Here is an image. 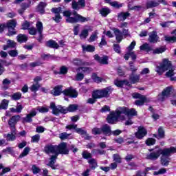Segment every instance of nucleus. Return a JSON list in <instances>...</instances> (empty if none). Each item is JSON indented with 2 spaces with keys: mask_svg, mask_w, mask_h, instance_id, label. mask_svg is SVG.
<instances>
[{
  "mask_svg": "<svg viewBox=\"0 0 176 176\" xmlns=\"http://www.w3.org/2000/svg\"><path fill=\"white\" fill-rule=\"evenodd\" d=\"M129 64V71L131 72V74H135L138 71V67L134 66V62L130 61Z\"/></svg>",
  "mask_w": 176,
  "mask_h": 176,
  "instance_id": "46",
  "label": "nucleus"
},
{
  "mask_svg": "<svg viewBox=\"0 0 176 176\" xmlns=\"http://www.w3.org/2000/svg\"><path fill=\"white\" fill-rule=\"evenodd\" d=\"M89 31H91L90 29H83L81 33L79 34L80 39H86L89 36Z\"/></svg>",
  "mask_w": 176,
  "mask_h": 176,
  "instance_id": "36",
  "label": "nucleus"
},
{
  "mask_svg": "<svg viewBox=\"0 0 176 176\" xmlns=\"http://www.w3.org/2000/svg\"><path fill=\"white\" fill-rule=\"evenodd\" d=\"M82 50L84 52H88V53H93L96 51V47L91 45H88L87 46L82 45Z\"/></svg>",
  "mask_w": 176,
  "mask_h": 176,
  "instance_id": "35",
  "label": "nucleus"
},
{
  "mask_svg": "<svg viewBox=\"0 0 176 176\" xmlns=\"http://www.w3.org/2000/svg\"><path fill=\"white\" fill-rule=\"evenodd\" d=\"M30 151H31V148L30 147H25L23 152L19 155V159H23V157H25V156H27L28 153H30Z\"/></svg>",
  "mask_w": 176,
  "mask_h": 176,
  "instance_id": "43",
  "label": "nucleus"
},
{
  "mask_svg": "<svg viewBox=\"0 0 176 176\" xmlns=\"http://www.w3.org/2000/svg\"><path fill=\"white\" fill-rule=\"evenodd\" d=\"M16 25H17V22H16L14 19L10 20L6 23V27L8 28V30H14Z\"/></svg>",
  "mask_w": 176,
  "mask_h": 176,
  "instance_id": "30",
  "label": "nucleus"
},
{
  "mask_svg": "<svg viewBox=\"0 0 176 176\" xmlns=\"http://www.w3.org/2000/svg\"><path fill=\"white\" fill-rule=\"evenodd\" d=\"M99 98L97 96V94H96V92L94 91L92 93V98H90L87 100V103L88 104H96V102H97V100H98Z\"/></svg>",
  "mask_w": 176,
  "mask_h": 176,
  "instance_id": "32",
  "label": "nucleus"
},
{
  "mask_svg": "<svg viewBox=\"0 0 176 176\" xmlns=\"http://www.w3.org/2000/svg\"><path fill=\"white\" fill-rule=\"evenodd\" d=\"M88 163L89 164V168L91 170H94L95 168H97V167L98 166L97 164V160H96V159L94 158H91V160H89L88 161Z\"/></svg>",
  "mask_w": 176,
  "mask_h": 176,
  "instance_id": "33",
  "label": "nucleus"
},
{
  "mask_svg": "<svg viewBox=\"0 0 176 176\" xmlns=\"http://www.w3.org/2000/svg\"><path fill=\"white\" fill-rule=\"evenodd\" d=\"M78 108H79V106L76 104H69L67 107V111L69 112H75V111H78Z\"/></svg>",
  "mask_w": 176,
  "mask_h": 176,
  "instance_id": "47",
  "label": "nucleus"
},
{
  "mask_svg": "<svg viewBox=\"0 0 176 176\" xmlns=\"http://www.w3.org/2000/svg\"><path fill=\"white\" fill-rule=\"evenodd\" d=\"M148 42L150 43H157V42H160V37L157 36V32L153 31L150 33Z\"/></svg>",
  "mask_w": 176,
  "mask_h": 176,
  "instance_id": "14",
  "label": "nucleus"
},
{
  "mask_svg": "<svg viewBox=\"0 0 176 176\" xmlns=\"http://www.w3.org/2000/svg\"><path fill=\"white\" fill-rule=\"evenodd\" d=\"M57 157H58V155L56 153L52 155L50 158V162L48 164H47V166H48V167H51L52 170L58 169V164H56V160H57Z\"/></svg>",
  "mask_w": 176,
  "mask_h": 176,
  "instance_id": "11",
  "label": "nucleus"
},
{
  "mask_svg": "<svg viewBox=\"0 0 176 176\" xmlns=\"http://www.w3.org/2000/svg\"><path fill=\"white\" fill-rule=\"evenodd\" d=\"M56 154L58 155H69V149L67 146V142H60L56 145Z\"/></svg>",
  "mask_w": 176,
  "mask_h": 176,
  "instance_id": "6",
  "label": "nucleus"
},
{
  "mask_svg": "<svg viewBox=\"0 0 176 176\" xmlns=\"http://www.w3.org/2000/svg\"><path fill=\"white\" fill-rule=\"evenodd\" d=\"M41 140V135L39 134H36L32 137L31 142L38 144Z\"/></svg>",
  "mask_w": 176,
  "mask_h": 176,
  "instance_id": "55",
  "label": "nucleus"
},
{
  "mask_svg": "<svg viewBox=\"0 0 176 176\" xmlns=\"http://www.w3.org/2000/svg\"><path fill=\"white\" fill-rule=\"evenodd\" d=\"M114 34L116 35V41H117V43H120V42L123 41V34L122 32L119 29L115 28Z\"/></svg>",
  "mask_w": 176,
  "mask_h": 176,
  "instance_id": "20",
  "label": "nucleus"
},
{
  "mask_svg": "<svg viewBox=\"0 0 176 176\" xmlns=\"http://www.w3.org/2000/svg\"><path fill=\"white\" fill-rule=\"evenodd\" d=\"M160 155H162L163 156H168L166 148L163 149H159L156 152L150 153V154L147 155L146 159H148V160H157Z\"/></svg>",
  "mask_w": 176,
  "mask_h": 176,
  "instance_id": "5",
  "label": "nucleus"
},
{
  "mask_svg": "<svg viewBox=\"0 0 176 176\" xmlns=\"http://www.w3.org/2000/svg\"><path fill=\"white\" fill-rule=\"evenodd\" d=\"M12 100L14 101H19L21 98V93L20 92H16L14 94L11 96Z\"/></svg>",
  "mask_w": 176,
  "mask_h": 176,
  "instance_id": "48",
  "label": "nucleus"
},
{
  "mask_svg": "<svg viewBox=\"0 0 176 176\" xmlns=\"http://www.w3.org/2000/svg\"><path fill=\"white\" fill-rule=\"evenodd\" d=\"M34 116H36V111L35 110V109H32L31 110V111L30 112V113L26 115V117H24L23 118V123H31L32 122V118H34Z\"/></svg>",
  "mask_w": 176,
  "mask_h": 176,
  "instance_id": "13",
  "label": "nucleus"
},
{
  "mask_svg": "<svg viewBox=\"0 0 176 176\" xmlns=\"http://www.w3.org/2000/svg\"><path fill=\"white\" fill-rule=\"evenodd\" d=\"M45 46L50 47V49H58L60 45L54 40H49L45 43Z\"/></svg>",
  "mask_w": 176,
  "mask_h": 176,
  "instance_id": "21",
  "label": "nucleus"
},
{
  "mask_svg": "<svg viewBox=\"0 0 176 176\" xmlns=\"http://www.w3.org/2000/svg\"><path fill=\"white\" fill-rule=\"evenodd\" d=\"M36 111H38L40 113H47V112H49V108L38 106L36 107Z\"/></svg>",
  "mask_w": 176,
  "mask_h": 176,
  "instance_id": "52",
  "label": "nucleus"
},
{
  "mask_svg": "<svg viewBox=\"0 0 176 176\" xmlns=\"http://www.w3.org/2000/svg\"><path fill=\"white\" fill-rule=\"evenodd\" d=\"M8 54L10 57H17L19 52L16 50H10L8 51Z\"/></svg>",
  "mask_w": 176,
  "mask_h": 176,
  "instance_id": "62",
  "label": "nucleus"
},
{
  "mask_svg": "<svg viewBox=\"0 0 176 176\" xmlns=\"http://www.w3.org/2000/svg\"><path fill=\"white\" fill-rule=\"evenodd\" d=\"M32 171L33 174H39L41 173V169L36 165H32Z\"/></svg>",
  "mask_w": 176,
  "mask_h": 176,
  "instance_id": "63",
  "label": "nucleus"
},
{
  "mask_svg": "<svg viewBox=\"0 0 176 176\" xmlns=\"http://www.w3.org/2000/svg\"><path fill=\"white\" fill-rule=\"evenodd\" d=\"M16 138H17L16 136V129H12L11 133H8L6 135V141H16Z\"/></svg>",
  "mask_w": 176,
  "mask_h": 176,
  "instance_id": "24",
  "label": "nucleus"
},
{
  "mask_svg": "<svg viewBox=\"0 0 176 176\" xmlns=\"http://www.w3.org/2000/svg\"><path fill=\"white\" fill-rule=\"evenodd\" d=\"M122 115V113L120 111V109L114 111L110 112V113L107 116L106 120L109 124H115L118 120H119V118H120V116Z\"/></svg>",
  "mask_w": 176,
  "mask_h": 176,
  "instance_id": "4",
  "label": "nucleus"
},
{
  "mask_svg": "<svg viewBox=\"0 0 176 176\" xmlns=\"http://www.w3.org/2000/svg\"><path fill=\"white\" fill-rule=\"evenodd\" d=\"M30 6H31V1H28V3H22L21 4V8L23 9V10H27V9H28V8H30Z\"/></svg>",
  "mask_w": 176,
  "mask_h": 176,
  "instance_id": "61",
  "label": "nucleus"
},
{
  "mask_svg": "<svg viewBox=\"0 0 176 176\" xmlns=\"http://www.w3.org/2000/svg\"><path fill=\"white\" fill-rule=\"evenodd\" d=\"M82 159H86V160H89V159H93V155L91 153H89L87 151H84L82 153Z\"/></svg>",
  "mask_w": 176,
  "mask_h": 176,
  "instance_id": "45",
  "label": "nucleus"
},
{
  "mask_svg": "<svg viewBox=\"0 0 176 176\" xmlns=\"http://www.w3.org/2000/svg\"><path fill=\"white\" fill-rule=\"evenodd\" d=\"M119 109L121 112V115H126L128 118L130 116H137V111L134 108L129 109L126 107H120Z\"/></svg>",
  "mask_w": 176,
  "mask_h": 176,
  "instance_id": "7",
  "label": "nucleus"
},
{
  "mask_svg": "<svg viewBox=\"0 0 176 176\" xmlns=\"http://www.w3.org/2000/svg\"><path fill=\"white\" fill-rule=\"evenodd\" d=\"M20 116H12L10 120H8V125L11 129H13V130H16V124H17V122L20 121Z\"/></svg>",
  "mask_w": 176,
  "mask_h": 176,
  "instance_id": "12",
  "label": "nucleus"
},
{
  "mask_svg": "<svg viewBox=\"0 0 176 176\" xmlns=\"http://www.w3.org/2000/svg\"><path fill=\"white\" fill-rule=\"evenodd\" d=\"M158 135L161 139H163L164 137H166V133L162 126H160L158 129Z\"/></svg>",
  "mask_w": 176,
  "mask_h": 176,
  "instance_id": "53",
  "label": "nucleus"
},
{
  "mask_svg": "<svg viewBox=\"0 0 176 176\" xmlns=\"http://www.w3.org/2000/svg\"><path fill=\"white\" fill-rule=\"evenodd\" d=\"M80 70L82 71V72H83L84 74H90V72H91V67H80L77 69V71L78 72H80Z\"/></svg>",
  "mask_w": 176,
  "mask_h": 176,
  "instance_id": "44",
  "label": "nucleus"
},
{
  "mask_svg": "<svg viewBox=\"0 0 176 176\" xmlns=\"http://www.w3.org/2000/svg\"><path fill=\"white\" fill-rule=\"evenodd\" d=\"M63 94L66 97H70L71 98H76L78 96V91L71 87L63 90Z\"/></svg>",
  "mask_w": 176,
  "mask_h": 176,
  "instance_id": "9",
  "label": "nucleus"
},
{
  "mask_svg": "<svg viewBox=\"0 0 176 176\" xmlns=\"http://www.w3.org/2000/svg\"><path fill=\"white\" fill-rule=\"evenodd\" d=\"M160 3H158L156 0L148 1L146 3V9H152V8H157L160 6Z\"/></svg>",
  "mask_w": 176,
  "mask_h": 176,
  "instance_id": "22",
  "label": "nucleus"
},
{
  "mask_svg": "<svg viewBox=\"0 0 176 176\" xmlns=\"http://www.w3.org/2000/svg\"><path fill=\"white\" fill-rule=\"evenodd\" d=\"M127 17H130V12H122L118 14V21H124V20H126Z\"/></svg>",
  "mask_w": 176,
  "mask_h": 176,
  "instance_id": "27",
  "label": "nucleus"
},
{
  "mask_svg": "<svg viewBox=\"0 0 176 176\" xmlns=\"http://www.w3.org/2000/svg\"><path fill=\"white\" fill-rule=\"evenodd\" d=\"M171 153H170L169 155H162V157L160 158V163L162 166H163L164 167H167V166L170 164V160H171L170 156H171Z\"/></svg>",
  "mask_w": 176,
  "mask_h": 176,
  "instance_id": "18",
  "label": "nucleus"
},
{
  "mask_svg": "<svg viewBox=\"0 0 176 176\" xmlns=\"http://www.w3.org/2000/svg\"><path fill=\"white\" fill-rule=\"evenodd\" d=\"M17 42L19 43H26V42L28 41V36L25 34H19L16 36Z\"/></svg>",
  "mask_w": 176,
  "mask_h": 176,
  "instance_id": "28",
  "label": "nucleus"
},
{
  "mask_svg": "<svg viewBox=\"0 0 176 176\" xmlns=\"http://www.w3.org/2000/svg\"><path fill=\"white\" fill-rule=\"evenodd\" d=\"M62 93H63L62 85H56L51 91V94H52V96H54V97H58V96H61Z\"/></svg>",
  "mask_w": 176,
  "mask_h": 176,
  "instance_id": "17",
  "label": "nucleus"
},
{
  "mask_svg": "<svg viewBox=\"0 0 176 176\" xmlns=\"http://www.w3.org/2000/svg\"><path fill=\"white\" fill-rule=\"evenodd\" d=\"M140 50L142 51H144V50H146V52H153V49L152 48V47L149 46V44L148 43H144L143 45H142L140 47Z\"/></svg>",
  "mask_w": 176,
  "mask_h": 176,
  "instance_id": "40",
  "label": "nucleus"
},
{
  "mask_svg": "<svg viewBox=\"0 0 176 176\" xmlns=\"http://www.w3.org/2000/svg\"><path fill=\"white\" fill-rule=\"evenodd\" d=\"M145 144L147 146H152V145H155V144H156V139L153 138H148L145 141Z\"/></svg>",
  "mask_w": 176,
  "mask_h": 176,
  "instance_id": "42",
  "label": "nucleus"
},
{
  "mask_svg": "<svg viewBox=\"0 0 176 176\" xmlns=\"http://www.w3.org/2000/svg\"><path fill=\"white\" fill-rule=\"evenodd\" d=\"M111 6L113 8H116V9H120L123 5L122 3H119L118 1L110 2Z\"/></svg>",
  "mask_w": 176,
  "mask_h": 176,
  "instance_id": "60",
  "label": "nucleus"
},
{
  "mask_svg": "<svg viewBox=\"0 0 176 176\" xmlns=\"http://www.w3.org/2000/svg\"><path fill=\"white\" fill-rule=\"evenodd\" d=\"M146 135H148V131L145 127L141 126L138 128V131L135 133V137L138 140H142Z\"/></svg>",
  "mask_w": 176,
  "mask_h": 176,
  "instance_id": "8",
  "label": "nucleus"
},
{
  "mask_svg": "<svg viewBox=\"0 0 176 176\" xmlns=\"http://www.w3.org/2000/svg\"><path fill=\"white\" fill-rule=\"evenodd\" d=\"M41 88V85L40 84H33L31 87H30V89L31 91L34 93H36L38 90Z\"/></svg>",
  "mask_w": 176,
  "mask_h": 176,
  "instance_id": "51",
  "label": "nucleus"
},
{
  "mask_svg": "<svg viewBox=\"0 0 176 176\" xmlns=\"http://www.w3.org/2000/svg\"><path fill=\"white\" fill-rule=\"evenodd\" d=\"M95 91V94H96V96H98V98H109L110 97L111 94H112V91H113V89H112V87H107L106 88H104L102 89H97L94 91Z\"/></svg>",
  "mask_w": 176,
  "mask_h": 176,
  "instance_id": "2",
  "label": "nucleus"
},
{
  "mask_svg": "<svg viewBox=\"0 0 176 176\" xmlns=\"http://www.w3.org/2000/svg\"><path fill=\"white\" fill-rule=\"evenodd\" d=\"M102 133L104 135H106V137H109L112 135V129H111V126L108 125L107 124H105L102 126Z\"/></svg>",
  "mask_w": 176,
  "mask_h": 176,
  "instance_id": "16",
  "label": "nucleus"
},
{
  "mask_svg": "<svg viewBox=\"0 0 176 176\" xmlns=\"http://www.w3.org/2000/svg\"><path fill=\"white\" fill-rule=\"evenodd\" d=\"M145 102H146V97L144 96L143 98H140V99L135 100V105L142 107V105H145Z\"/></svg>",
  "mask_w": 176,
  "mask_h": 176,
  "instance_id": "38",
  "label": "nucleus"
},
{
  "mask_svg": "<svg viewBox=\"0 0 176 176\" xmlns=\"http://www.w3.org/2000/svg\"><path fill=\"white\" fill-rule=\"evenodd\" d=\"M94 58L97 63H99V64H102V65H107L108 64V56H104L101 58L98 54H95Z\"/></svg>",
  "mask_w": 176,
  "mask_h": 176,
  "instance_id": "15",
  "label": "nucleus"
},
{
  "mask_svg": "<svg viewBox=\"0 0 176 176\" xmlns=\"http://www.w3.org/2000/svg\"><path fill=\"white\" fill-rule=\"evenodd\" d=\"M92 134L94 135H100L102 134V129L95 127L92 129Z\"/></svg>",
  "mask_w": 176,
  "mask_h": 176,
  "instance_id": "49",
  "label": "nucleus"
},
{
  "mask_svg": "<svg viewBox=\"0 0 176 176\" xmlns=\"http://www.w3.org/2000/svg\"><path fill=\"white\" fill-rule=\"evenodd\" d=\"M59 74L60 75H67V74H68V67L65 65L61 66Z\"/></svg>",
  "mask_w": 176,
  "mask_h": 176,
  "instance_id": "54",
  "label": "nucleus"
},
{
  "mask_svg": "<svg viewBox=\"0 0 176 176\" xmlns=\"http://www.w3.org/2000/svg\"><path fill=\"white\" fill-rule=\"evenodd\" d=\"M173 93V86H169L164 89L162 92V97H170Z\"/></svg>",
  "mask_w": 176,
  "mask_h": 176,
  "instance_id": "25",
  "label": "nucleus"
},
{
  "mask_svg": "<svg viewBox=\"0 0 176 176\" xmlns=\"http://www.w3.org/2000/svg\"><path fill=\"white\" fill-rule=\"evenodd\" d=\"M45 6H47V4L45 2L41 1L38 3L37 9L39 13H41V14H43V13H45Z\"/></svg>",
  "mask_w": 176,
  "mask_h": 176,
  "instance_id": "34",
  "label": "nucleus"
},
{
  "mask_svg": "<svg viewBox=\"0 0 176 176\" xmlns=\"http://www.w3.org/2000/svg\"><path fill=\"white\" fill-rule=\"evenodd\" d=\"M172 65L171 61H169L167 58L164 59L162 63H161L159 66H157V74L162 75V74L166 72V71L171 69Z\"/></svg>",
  "mask_w": 176,
  "mask_h": 176,
  "instance_id": "3",
  "label": "nucleus"
},
{
  "mask_svg": "<svg viewBox=\"0 0 176 176\" xmlns=\"http://www.w3.org/2000/svg\"><path fill=\"white\" fill-rule=\"evenodd\" d=\"M135 73H131L129 75V80L132 85H135L140 82V75L135 74Z\"/></svg>",
  "mask_w": 176,
  "mask_h": 176,
  "instance_id": "23",
  "label": "nucleus"
},
{
  "mask_svg": "<svg viewBox=\"0 0 176 176\" xmlns=\"http://www.w3.org/2000/svg\"><path fill=\"white\" fill-rule=\"evenodd\" d=\"M166 50H167V47L166 45L161 46L153 50V54H161L162 53H164Z\"/></svg>",
  "mask_w": 176,
  "mask_h": 176,
  "instance_id": "31",
  "label": "nucleus"
},
{
  "mask_svg": "<svg viewBox=\"0 0 176 176\" xmlns=\"http://www.w3.org/2000/svg\"><path fill=\"white\" fill-rule=\"evenodd\" d=\"M91 79L95 82V83H101L102 80H104V78L102 77H99L96 73H93L91 76Z\"/></svg>",
  "mask_w": 176,
  "mask_h": 176,
  "instance_id": "39",
  "label": "nucleus"
},
{
  "mask_svg": "<svg viewBox=\"0 0 176 176\" xmlns=\"http://www.w3.org/2000/svg\"><path fill=\"white\" fill-rule=\"evenodd\" d=\"M85 79V74L83 73L78 72L76 75V80L78 82H81V80H83Z\"/></svg>",
  "mask_w": 176,
  "mask_h": 176,
  "instance_id": "57",
  "label": "nucleus"
},
{
  "mask_svg": "<svg viewBox=\"0 0 176 176\" xmlns=\"http://www.w3.org/2000/svg\"><path fill=\"white\" fill-rule=\"evenodd\" d=\"M91 153L94 155H105L106 152L105 151L100 148H95L91 151Z\"/></svg>",
  "mask_w": 176,
  "mask_h": 176,
  "instance_id": "50",
  "label": "nucleus"
},
{
  "mask_svg": "<svg viewBox=\"0 0 176 176\" xmlns=\"http://www.w3.org/2000/svg\"><path fill=\"white\" fill-rule=\"evenodd\" d=\"M100 14H101L102 17H107L108 14L111 13V9L108 7L102 8L99 10Z\"/></svg>",
  "mask_w": 176,
  "mask_h": 176,
  "instance_id": "29",
  "label": "nucleus"
},
{
  "mask_svg": "<svg viewBox=\"0 0 176 176\" xmlns=\"http://www.w3.org/2000/svg\"><path fill=\"white\" fill-rule=\"evenodd\" d=\"M72 18L66 19V23H69L70 24H76L78 23H86L90 20L89 18L85 17L78 13L76 10L72 12Z\"/></svg>",
  "mask_w": 176,
  "mask_h": 176,
  "instance_id": "1",
  "label": "nucleus"
},
{
  "mask_svg": "<svg viewBox=\"0 0 176 176\" xmlns=\"http://www.w3.org/2000/svg\"><path fill=\"white\" fill-rule=\"evenodd\" d=\"M38 32H43V23L41 21H38L36 24Z\"/></svg>",
  "mask_w": 176,
  "mask_h": 176,
  "instance_id": "56",
  "label": "nucleus"
},
{
  "mask_svg": "<svg viewBox=\"0 0 176 176\" xmlns=\"http://www.w3.org/2000/svg\"><path fill=\"white\" fill-rule=\"evenodd\" d=\"M7 45H8V47H10V49H14V47H16V42H14V41L8 40Z\"/></svg>",
  "mask_w": 176,
  "mask_h": 176,
  "instance_id": "59",
  "label": "nucleus"
},
{
  "mask_svg": "<svg viewBox=\"0 0 176 176\" xmlns=\"http://www.w3.org/2000/svg\"><path fill=\"white\" fill-rule=\"evenodd\" d=\"M114 85L117 86V87H123L124 84H123V80H114Z\"/></svg>",
  "mask_w": 176,
  "mask_h": 176,
  "instance_id": "64",
  "label": "nucleus"
},
{
  "mask_svg": "<svg viewBox=\"0 0 176 176\" xmlns=\"http://www.w3.org/2000/svg\"><path fill=\"white\" fill-rule=\"evenodd\" d=\"M9 107V100L6 99H3L1 104H0V109H8V107Z\"/></svg>",
  "mask_w": 176,
  "mask_h": 176,
  "instance_id": "41",
  "label": "nucleus"
},
{
  "mask_svg": "<svg viewBox=\"0 0 176 176\" xmlns=\"http://www.w3.org/2000/svg\"><path fill=\"white\" fill-rule=\"evenodd\" d=\"M44 152L46 155H50V153L56 155L57 153V145L46 144L44 147Z\"/></svg>",
  "mask_w": 176,
  "mask_h": 176,
  "instance_id": "10",
  "label": "nucleus"
},
{
  "mask_svg": "<svg viewBox=\"0 0 176 176\" xmlns=\"http://www.w3.org/2000/svg\"><path fill=\"white\" fill-rule=\"evenodd\" d=\"M73 63L76 67H83V66L90 65V63L89 62H85V61H83V60H82L80 58L74 59Z\"/></svg>",
  "mask_w": 176,
  "mask_h": 176,
  "instance_id": "19",
  "label": "nucleus"
},
{
  "mask_svg": "<svg viewBox=\"0 0 176 176\" xmlns=\"http://www.w3.org/2000/svg\"><path fill=\"white\" fill-rule=\"evenodd\" d=\"M164 41L167 42V43H175L176 36H164Z\"/></svg>",
  "mask_w": 176,
  "mask_h": 176,
  "instance_id": "37",
  "label": "nucleus"
},
{
  "mask_svg": "<svg viewBox=\"0 0 176 176\" xmlns=\"http://www.w3.org/2000/svg\"><path fill=\"white\" fill-rule=\"evenodd\" d=\"M108 43L105 40V36H102L100 43L98 44L99 47L102 48V46H107Z\"/></svg>",
  "mask_w": 176,
  "mask_h": 176,
  "instance_id": "58",
  "label": "nucleus"
},
{
  "mask_svg": "<svg viewBox=\"0 0 176 176\" xmlns=\"http://www.w3.org/2000/svg\"><path fill=\"white\" fill-rule=\"evenodd\" d=\"M50 109H52L53 115H55L56 116H58L60 115V109L57 108L54 102H52L50 103Z\"/></svg>",
  "mask_w": 176,
  "mask_h": 176,
  "instance_id": "26",
  "label": "nucleus"
}]
</instances>
